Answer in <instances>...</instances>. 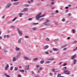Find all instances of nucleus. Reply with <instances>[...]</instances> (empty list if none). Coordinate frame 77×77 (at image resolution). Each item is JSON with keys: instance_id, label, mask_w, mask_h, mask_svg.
Returning <instances> with one entry per match:
<instances>
[{"instance_id": "obj_32", "label": "nucleus", "mask_w": 77, "mask_h": 77, "mask_svg": "<svg viewBox=\"0 0 77 77\" xmlns=\"http://www.w3.org/2000/svg\"><path fill=\"white\" fill-rule=\"evenodd\" d=\"M50 61H46L45 62V63L47 64V63H50Z\"/></svg>"}, {"instance_id": "obj_52", "label": "nucleus", "mask_w": 77, "mask_h": 77, "mask_svg": "<svg viewBox=\"0 0 77 77\" xmlns=\"http://www.w3.org/2000/svg\"><path fill=\"white\" fill-rule=\"evenodd\" d=\"M68 7H65V8H66V9H68Z\"/></svg>"}, {"instance_id": "obj_41", "label": "nucleus", "mask_w": 77, "mask_h": 77, "mask_svg": "<svg viewBox=\"0 0 77 77\" xmlns=\"http://www.w3.org/2000/svg\"><path fill=\"white\" fill-rule=\"evenodd\" d=\"M45 54H48V52H45Z\"/></svg>"}, {"instance_id": "obj_62", "label": "nucleus", "mask_w": 77, "mask_h": 77, "mask_svg": "<svg viewBox=\"0 0 77 77\" xmlns=\"http://www.w3.org/2000/svg\"><path fill=\"white\" fill-rule=\"evenodd\" d=\"M17 30L19 32H20V29H17Z\"/></svg>"}, {"instance_id": "obj_24", "label": "nucleus", "mask_w": 77, "mask_h": 77, "mask_svg": "<svg viewBox=\"0 0 77 77\" xmlns=\"http://www.w3.org/2000/svg\"><path fill=\"white\" fill-rule=\"evenodd\" d=\"M24 6H26V7H28V6H29V5L26 4Z\"/></svg>"}, {"instance_id": "obj_42", "label": "nucleus", "mask_w": 77, "mask_h": 77, "mask_svg": "<svg viewBox=\"0 0 77 77\" xmlns=\"http://www.w3.org/2000/svg\"><path fill=\"white\" fill-rule=\"evenodd\" d=\"M5 71H6V70H7V69H8V67H5Z\"/></svg>"}, {"instance_id": "obj_37", "label": "nucleus", "mask_w": 77, "mask_h": 77, "mask_svg": "<svg viewBox=\"0 0 77 77\" xmlns=\"http://www.w3.org/2000/svg\"><path fill=\"white\" fill-rule=\"evenodd\" d=\"M66 63H65L64 64H63V66H66Z\"/></svg>"}, {"instance_id": "obj_31", "label": "nucleus", "mask_w": 77, "mask_h": 77, "mask_svg": "<svg viewBox=\"0 0 77 77\" xmlns=\"http://www.w3.org/2000/svg\"><path fill=\"white\" fill-rule=\"evenodd\" d=\"M72 32L73 33H75V29H72Z\"/></svg>"}, {"instance_id": "obj_11", "label": "nucleus", "mask_w": 77, "mask_h": 77, "mask_svg": "<svg viewBox=\"0 0 77 77\" xmlns=\"http://www.w3.org/2000/svg\"><path fill=\"white\" fill-rule=\"evenodd\" d=\"M75 55L72 56L71 57L72 60H73V59H74L75 58Z\"/></svg>"}, {"instance_id": "obj_49", "label": "nucleus", "mask_w": 77, "mask_h": 77, "mask_svg": "<svg viewBox=\"0 0 77 77\" xmlns=\"http://www.w3.org/2000/svg\"><path fill=\"white\" fill-rule=\"evenodd\" d=\"M6 67H7V68H8L9 67V65L7 64L6 66Z\"/></svg>"}, {"instance_id": "obj_51", "label": "nucleus", "mask_w": 77, "mask_h": 77, "mask_svg": "<svg viewBox=\"0 0 77 77\" xmlns=\"http://www.w3.org/2000/svg\"><path fill=\"white\" fill-rule=\"evenodd\" d=\"M39 72H40V71H39V70H37V73H39Z\"/></svg>"}, {"instance_id": "obj_35", "label": "nucleus", "mask_w": 77, "mask_h": 77, "mask_svg": "<svg viewBox=\"0 0 77 77\" xmlns=\"http://www.w3.org/2000/svg\"><path fill=\"white\" fill-rule=\"evenodd\" d=\"M46 39L47 41H50V40L48 38H46Z\"/></svg>"}, {"instance_id": "obj_28", "label": "nucleus", "mask_w": 77, "mask_h": 77, "mask_svg": "<svg viewBox=\"0 0 77 77\" xmlns=\"http://www.w3.org/2000/svg\"><path fill=\"white\" fill-rule=\"evenodd\" d=\"M61 76V75L60 74H59L57 75V77H60Z\"/></svg>"}, {"instance_id": "obj_63", "label": "nucleus", "mask_w": 77, "mask_h": 77, "mask_svg": "<svg viewBox=\"0 0 77 77\" xmlns=\"http://www.w3.org/2000/svg\"><path fill=\"white\" fill-rule=\"evenodd\" d=\"M68 6L69 7H70V6H71V5H68Z\"/></svg>"}, {"instance_id": "obj_39", "label": "nucleus", "mask_w": 77, "mask_h": 77, "mask_svg": "<svg viewBox=\"0 0 77 77\" xmlns=\"http://www.w3.org/2000/svg\"><path fill=\"white\" fill-rule=\"evenodd\" d=\"M44 20V18H42L39 19V21H42V20Z\"/></svg>"}, {"instance_id": "obj_4", "label": "nucleus", "mask_w": 77, "mask_h": 77, "mask_svg": "<svg viewBox=\"0 0 77 77\" xmlns=\"http://www.w3.org/2000/svg\"><path fill=\"white\" fill-rule=\"evenodd\" d=\"M20 57V53H19L17 56V57H16L17 59H18V58H19Z\"/></svg>"}, {"instance_id": "obj_20", "label": "nucleus", "mask_w": 77, "mask_h": 77, "mask_svg": "<svg viewBox=\"0 0 77 77\" xmlns=\"http://www.w3.org/2000/svg\"><path fill=\"white\" fill-rule=\"evenodd\" d=\"M40 63H41V64H42L43 63H44V60H41L40 61Z\"/></svg>"}, {"instance_id": "obj_3", "label": "nucleus", "mask_w": 77, "mask_h": 77, "mask_svg": "<svg viewBox=\"0 0 77 77\" xmlns=\"http://www.w3.org/2000/svg\"><path fill=\"white\" fill-rule=\"evenodd\" d=\"M11 5H12V4H11V3H8L7 5L6 6L5 8H8Z\"/></svg>"}, {"instance_id": "obj_53", "label": "nucleus", "mask_w": 77, "mask_h": 77, "mask_svg": "<svg viewBox=\"0 0 77 77\" xmlns=\"http://www.w3.org/2000/svg\"><path fill=\"white\" fill-rule=\"evenodd\" d=\"M13 69V67H11V70H12Z\"/></svg>"}, {"instance_id": "obj_59", "label": "nucleus", "mask_w": 77, "mask_h": 77, "mask_svg": "<svg viewBox=\"0 0 77 77\" xmlns=\"http://www.w3.org/2000/svg\"><path fill=\"white\" fill-rule=\"evenodd\" d=\"M40 69H41V70H42V68L40 67L39 68Z\"/></svg>"}, {"instance_id": "obj_46", "label": "nucleus", "mask_w": 77, "mask_h": 77, "mask_svg": "<svg viewBox=\"0 0 77 77\" xmlns=\"http://www.w3.org/2000/svg\"><path fill=\"white\" fill-rule=\"evenodd\" d=\"M39 67V65H37L36 66V68H38Z\"/></svg>"}, {"instance_id": "obj_38", "label": "nucleus", "mask_w": 77, "mask_h": 77, "mask_svg": "<svg viewBox=\"0 0 77 77\" xmlns=\"http://www.w3.org/2000/svg\"><path fill=\"white\" fill-rule=\"evenodd\" d=\"M62 21H63V22H64V21H65V19L64 18H63L62 19Z\"/></svg>"}, {"instance_id": "obj_9", "label": "nucleus", "mask_w": 77, "mask_h": 77, "mask_svg": "<svg viewBox=\"0 0 77 77\" xmlns=\"http://www.w3.org/2000/svg\"><path fill=\"white\" fill-rule=\"evenodd\" d=\"M66 69H67V67L66 66H65L63 68V70L64 71H66Z\"/></svg>"}, {"instance_id": "obj_64", "label": "nucleus", "mask_w": 77, "mask_h": 77, "mask_svg": "<svg viewBox=\"0 0 77 77\" xmlns=\"http://www.w3.org/2000/svg\"><path fill=\"white\" fill-rule=\"evenodd\" d=\"M75 50H77V47L75 48Z\"/></svg>"}, {"instance_id": "obj_55", "label": "nucleus", "mask_w": 77, "mask_h": 77, "mask_svg": "<svg viewBox=\"0 0 77 77\" xmlns=\"http://www.w3.org/2000/svg\"><path fill=\"white\" fill-rule=\"evenodd\" d=\"M56 12L57 13H59V11H58V10H56Z\"/></svg>"}, {"instance_id": "obj_29", "label": "nucleus", "mask_w": 77, "mask_h": 77, "mask_svg": "<svg viewBox=\"0 0 77 77\" xmlns=\"http://www.w3.org/2000/svg\"><path fill=\"white\" fill-rule=\"evenodd\" d=\"M32 30H36V28H33L32 29Z\"/></svg>"}, {"instance_id": "obj_16", "label": "nucleus", "mask_w": 77, "mask_h": 77, "mask_svg": "<svg viewBox=\"0 0 77 77\" xmlns=\"http://www.w3.org/2000/svg\"><path fill=\"white\" fill-rule=\"evenodd\" d=\"M19 34L20 35V36H21L22 35H23V33L21 31H20L19 32Z\"/></svg>"}, {"instance_id": "obj_8", "label": "nucleus", "mask_w": 77, "mask_h": 77, "mask_svg": "<svg viewBox=\"0 0 77 77\" xmlns=\"http://www.w3.org/2000/svg\"><path fill=\"white\" fill-rule=\"evenodd\" d=\"M23 39V38H20L18 41V43H21V41Z\"/></svg>"}, {"instance_id": "obj_33", "label": "nucleus", "mask_w": 77, "mask_h": 77, "mask_svg": "<svg viewBox=\"0 0 77 77\" xmlns=\"http://www.w3.org/2000/svg\"><path fill=\"white\" fill-rule=\"evenodd\" d=\"M17 18V17H15V18L13 20H12V21H15V20H16Z\"/></svg>"}, {"instance_id": "obj_40", "label": "nucleus", "mask_w": 77, "mask_h": 77, "mask_svg": "<svg viewBox=\"0 0 77 77\" xmlns=\"http://www.w3.org/2000/svg\"><path fill=\"white\" fill-rule=\"evenodd\" d=\"M41 14H42V13H40L39 14H38L37 16L40 17V16L41 15Z\"/></svg>"}, {"instance_id": "obj_5", "label": "nucleus", "mask_w": 77, "mask_h": 77, "mask_svg": "<svg viewBox=\"0 0 77 77\" xmlns=\"http://www.w3.org/2000/svg\"><path fill=\"white\" fill-rule=\"evenodd\" d=\"M48 48V45H46L43 47L44 50H45L47 49V48Z\"/></svg>"}, {"instance_id": "obj_14", "label": "nucleus", "mask_w": 77, "mask_h": 77, "mask_svg": "<svg viewBox=\"0 0 77 77\" xmlns=\"http://www.w3.org/2000/svg\"><path fill=\"white\" fill-rule=\"evenodd\" d=\"M67 46V45H65L64 46H62L61 47V48H65V47H66Z\"/></svg>"}, {"instance_id": "obj_1", "label": "nucleus", "mask_w": 77, "mask_h": 77, "mask_svg": "<svg viewBox=\"0 0 77 77\" xmlns=\"http://www.w3.org/2000/svg\"><path fill=\"white\" fill-rule=\"evenodd\" d=\"M45 16V14L42 15V16H39L37 15L36 17V19L37 20H39V19L40 18H41V17H44Z\"/></svg>"}, {"instance_id": "obj_60", "label": "nucleus", "mask_w": 77, "mask_h": 77, "mask_svg": "<svg viewBox=\"0 0 77 77\" xmlns=\"http://www.w3.org/2000/svg\"><path fill=\"white\" fill-rule=\"evenodd\" d=\"M70 39V37H68L67 38V39Z\"/></svg>"}, {"instance_id": "obj_21", "label": "nucleus", "mask_w": 77, "mask_h": 77, "mask_svg": "<svg viewBox=\"0 0 77 77\" xmlns=\"http://www.w3.org/2000/svg\"><path fill=\"white\" fill-rule=\"evenodd\" d=\"M3 50L5 53H7L8 52V51L6 50V49H3Z\"/></svg>"}, {"instance_id": "obj_61", "label": "nucleus", "mask_w": 77, "mask_h": 77, "mask_svg": "<svg viewBox=\"0 0 77 77\" xmlns=\"http://www.w3.org/2000/svg\"><path fill=\"white\" fill-rule=\"evenodd\" d=\"M5 16H3V17H2V19H4V18H5Z\"/></svg>"}, {"instance_id": "obj_25", "label": "nucleus", "mask_w": 77, "mask_h": 77, "mask_svg": "<svg viewBox=\"0 0 77 77\" xmlns=\"http://www.w3.org/2000/svg\"><path fill=\"white\" fill-rule=\"evenodd\" d=\"M20 72H24V70H20Z\"/></svg>"}, {"instance_id": "obj_30", "label": "nucleus", "mask_w": 77, "mask_h": 77, "mask_svg": "<svg viewBox=\"0 0 77 77\" xmlns=\"http://www.w3.org/2000/svg\"><path fill=\"white\" fill-rule=\"evenodd\" d=\"M67 49V48H65L63 49V51H65Z\"/></svg>"}, {"instance_id": "obj_18", "label": "nucleus", "mask_w": 77, "mask_h": 77, "mask_svg": "<svg viewBox=\"0 0 77 77\" xmlns=\"http://www.w3.org/2000/svg\"><path fill=\"white\" fill-rule=\"evenodd\" d=\"M16 60V57H13V61H15Z\"/></svg>"}, {"instance_id": "obj_27", "label": "nucleus", "mask_w": 77, "mask_h": 77, "mask_svg": "<svg viewBox=\"0 0 77 77\" xmlns=\"http://www.w3.org/2000/svg\"><path fill=\"white\" fill-rule=\"evenodd\" d=\"M14 70L15 71H17L18 70V68L17 67H15L14 68Z\"/></svg>"}, {"instance_id": "obj_2", "label": "nucleus", "mask_w": 77, "mask_h": 77, "mask_svg": "<svg viewBox=\"0 0 77 77\" xmlns=\"http://www.w3.org/2000/svg\"><path fill=\"white\" fill-rule=\"evenodd\" d=\"M46 21L44 23V24L45 25H47V26H48L50 24H49V22H48V21H49V20H46Z\"/></svg>"}, {"instance_id": "obj_56", "label": "nucleus", "mask_w": 77, "mask_h": 77, "mask_svg": "<svg viewBox=\"0 0 77 77\" xmlns=\"http://www.w3.org/2000/svg\"><path fill=\"white\" fill-rule=\"evenodd\" d=\"M52 71H53V72H54V71H55V70L54 69H52Z\"/></svg>"}, {"instance_id": "obj_19", "label": "nucleus", "mask_w": 77, "mask_h": 77, "mask_svg": "<svg viewBox=\"0 0 77 77\" xmlns=\"http://www.w3.org/2000/svg\"><path fill=\"white\" fill-rule=\"evenodd\" d=\"M18 3H19V2H15V3H14L13 5H18Z\"/></svg>"}, {"instance_id": "obj_34", "label": "nucleus", "mask_w": 77, "mask_h": 77, "mask_svg": "<svg viewBox=\"0 0 77 77\" xmlns=\"http://www.w3.org/2000/svg\"><path fill=\"white\" fill-rule=\"evenodd\" d=\"M27 10V8H24L23 10V11H26Z\"/></svg>"}, {"instance_id": "obj_12", "label": "nucleus", "mask_w": 77, "mask_h": 77, "mask_svg": "<svg viewBox=\"0 0 77 77\" xmlns=\"http://www.w3.org/2000/svg\"><path fill=\"white\" fill-rule=\"evenodd\" d=\"M20 48L16 47L15 48V50H16V51H19L20 50Z\"/></svg>"}, {"instance_id": "obj_36", "label": "nucleus", "mask_w": 77, "mask_h": 77, "mask_svg": "<svg viewBox=\"0 0 77 77\" xmlns=\"http://www.w3.org/2000/svg\"><path fill=\"white\" fill-rule=\"evenodd\" d=\"M48 60H54V58L49 59H48Z\"/></svg>"}, {"instance_id": "obj_7", "label": "nucleus", "mask_w": 77, "mask_h": 77, "mask_svg": "<svg viewBox=\"0 0 77 77\" xmlns=\"http://www.w3.org/2000/svg\"><path fill=\"white\" fill-rule=\"evenodd\" d=\"M24 59H26V60H29V58L28 57H26L25 56L24 57Z\"/></svg>"}, {"instance_id": "obj_50", "label": "nucleus", "mask_w": 77, "mask_h": 77, "mask_svg": "<svg viewBox=\"0 0 77 77\" xmlns=\"http://www.w3.org/2000/svg\"><path fill=\"white\" fill-rule=\"evenodd\" d=\"M51 4L52 5H54V2H51Z\"/></svg>"}, {"instance_id": "obj_45", "label": "nucleus", "mask_w": 77, "mask_h": 77, "mask_svg": "<svg viewBox=\"0 0 77 77\" xmlns=\"http://www.w3.org/2000/svg\"><path fill=\"white\" fill-rule=\"evenodd\" d=\"M33 0H31L30 1V3H33Z\"/></svg>"}, {"instance_id": "obj_58", "label": "nucleus", "mask_w": 77, "mask_h": 77, "mask_svg": "<svg viewBox=\"0 0 77 77\" xmlns=\"http://www.w3.org/2000/svg\"><path fill=\"white\" fill-rule=\"evenodd\" d=\"M69 16H71V13L69 14Z\"/></svg>"}, {"instance_id": "obj_48", "label": "nucleus", "mask_w": 77, "mask_h": 77, "mask_svg": "<svg viewBox=\"0 0 77 77\" xmlns=\"http://www.w3.org/2000/svg\"><path fill=\"white\" fill-rule=\"evenodd\" d=\"M52 9H54V8H55L53 7H52L51 8Z\"/></svg>"}, {"instance_id": "obj_6", "label": "nucleus", "mask_w": 77, "mask_h": 77, "mask_svg": "<svg viewBox=\"0 0 77 77\" xmlns=\"http://www.w3.org/2000/svg\"><path fill=\"white\" fill-rule=\"evenodd\" d=\"M29 66H30L29 65H28L26 66L25 67V69H29Z\"/></svg>"}, {"instance_id": "obj_44", "label": "nucleus", "mask_w": 77, "mask_h": 77, "mask_svg": "<svg viewBox=\"0 0 77 77\" xmlns=\"http://www.w3.org/2000/svg\"><path fill=\"white\" fill-rule=\"evenodd\" d=\"M38 23H33V24H34V25H36V24H38Z\"/></svg>"}, {"instance_id": "obj_54", "label": "nucleus", "mask_w": 77, "mask_h": 77, "mask_svg": "<svg viewBox=\"0 0 77 77\" xmlns=\"http://www.w3.org/2000/svg\"><path fill=\"white\" fill-rule=\"evenodd\" d=\"M18 77H21V75H18Z\"/></svg>"}, {"instance_id": "obj_13", "label": "nucleus", "mask_w": 77, "mask_h": 77, "mask_svg": "<svg viewBox=\"0 0 77 77\" xmlns=\"http://www.w3.org/2000/svg\"><path fill=\"white\" fill-rule=\"evenodd\" d=\"M38 59V58H35L33 60V61H34L35 62V61H36V60H37Z\"/></svg>"}, {"instance_id": "obj_57", "label": "nucleus", "mask_w": 77, "mask_h": 77, "mask_svg": "<svg viewBox=\"0 0 77 77\" xmlns=\"http://www.w3.org/2000/svg\"><path fill=\"white\" fill-rule=\"evenodd\" d=\"M28 3H29V4H30V1H28Z\"/></svg>"}, {"instance_id": "obj_26", "label": "nucleus", "mask_w": 77, "mask_h": 77, "mask_svg": "<svg viewBox=\"0 0 77 77\" xmlns=\"http://www.w3.org/2000/svg\"><path fill=\"white\" fill-rule=\"evenodd\" d=\"M23 15V14L22 13H20V17H22V15Z\"/></svg>"}, {"instance_id": "obj_17", "label": "nucleus", "mask_w": 77, "mask_h": 77, "mask_svg": "<svg viewBox=\"0 0 77 77\" xmlns=\"http://www.w3.org/2000/svg\"><path fill=\"white\" fill-rule=\"evenodd\" d=\"M4 75H5V77H11L9 75H7L6 74H4Z\"/></svg>"}, {"instance_id": "obj_22", "label": "nucleus", "mask_w": 77, "mask_h": 77, "mask_svg": "<svg viewBox=\"0 0 77 77\" xmlns=\"http://www.w3.org/2000/svg\"><path fill=\"white\" fill-rule=\"evenodd\" d=\"M73 61H73L74 64H75L76 63V60L75 59Z\"/></svg>"}, {"instance_id": "obj_47", "label": "nucleus", "mask_w": 77, "mask_h": 77, "mask_svg": "<svg viewBox=\"0 0 77 77\" xmlns=\"http://www.w3.org/2000/svg\"><path fill=\"white\" fill-rule=\"evenodd\" d=\"M25 38H29V36H25Z\"/></svg>"}, {"instance_id": "obj_15", "label": "nucleus", "mask_w": 77, "mask_h": 77, "mask_svg": "<svg viewBox=\"0 0 77 77\" xmlns=\"http://www.w3.org/2000/svg\"><path fill=\"white\" fill-rule=\"evenodd\" d=\"M53 50L54 51H57L58 50V49L56 48H54L53 49Z\"/></svg>"}, {"instance_id": "obj_23", "label": "nucleus", "mask_w": 77, "mask_h": 77, "mask_svg": "<svg viewBox=\"0 0 77 77\" xmlns=\"http://www.w3.org/2000/svg\"><path fill=\"white\" fill-rule=\"evenodd\" d=\"M58 40H59V38H57V39H54V41H55V42H56L57 41H58Z\"/></svg>"}, {"instance_id": "obj_10", "label": "nucleus", "mask_w": 77, "mask_h": 77, "mask_svg": "<svg viewBox=\"0 0 77 77\" xmlns=\"http://www.w3.org/2000/svg\"><path fill=\"white\" fill-rule=\"evenodd\" d=\"M64 74H68L69 73V72L67 71H64Z\"/></svg>"}, {"instance_id": "obj_43", "label": "nucleus", "mask_w": 77, "mask_h": 77, "mask_svg": "<svg viewBox=\"0 0 77 77\" xmlns=\"http://www.w3.org/2000/svg\"><path fill=\"white\" fill-rule=\"evenodd\" d=\"M32 20V18H29V21H31V20Z\"/></svg>"}]
</instances>
